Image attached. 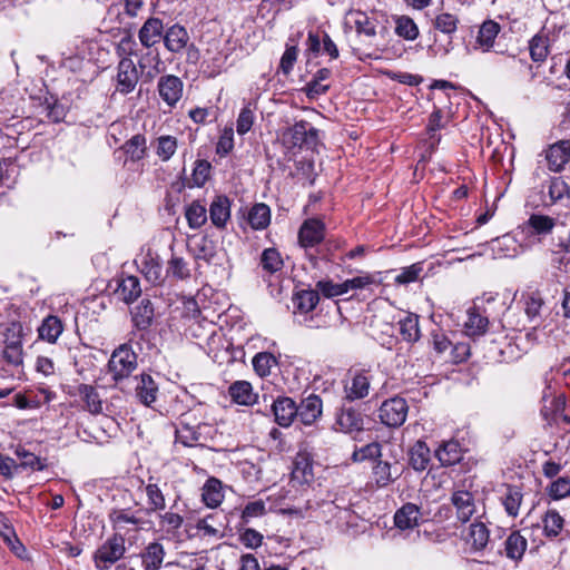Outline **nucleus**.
I'll use <instances>...</instances> for the list:
<instances>
[{"instance_id": "1", "label": "nucleus", "mask_w": 570, "mask_h": 570, "mask_svg": "<svg viewBox=\"0 0 570 570\" xmlns=\"http://www.w3.org/2000/svg\"><path fill=\"white\" fill-rule=\"evenodd\" d=\"M137 368V355L128 344L117 347L108 362V373L115 382L122 381Z\"/></svg>"}, {"instance_id": "2", "label": "nucleus", "mask_w": 570, "mask_h": 570, "mask_svg": "<svg viewBox=\"0 0 570 570\" xmlns=\"http://www.w3.org/2000/svg\"><path fill=\"white\" fill-rule=\"evenodd\" d=\"M23 327L20 322H11L3 332L4 348L2 357L8 364L20 365L23 360L22 351Z\"/></svg>"}, {"instance_id": "3", "label": "nucleus", "mask_w": 570, "mask_h": 570, "mask_svg": "<svg viewBox=\"0 0 570 570\" xmlns=\"http://www.w3.org/2000/svg\"><path fill=\"white\" fill-rule=\"evenodd\" d=\"M283 139L289 147L314 149L318 142V130L305 120L297 121L284 131Z\"/></svg>"}, {"instance_id": "4", "label": "nucleus", "mask_w": 570, "mask_h": 570, "mask_svg": "<svg viewBox=\"0 0 570 570\" xmlns=\"http://www.w3.org/2000/svg\"><path fill=\"white\" fill-rule=\"evenodd\" d=\"M126 552L125 539L121 535H112L107 539L95 552L96 568L107 570L111 564L120 560Z\"/></svg>"}, {"instance_id": "5", "label": "nucleus", "mask_w": 570, "mask_h": 570, "mask_svg": "<svg viewBox=\"0 0 570 570\" xmlns=\"http://www.w3.org/2000/svg\"><path fill=\"white\" fill-rule=\"evenodd\" d=\"M207 424L197 423L191 413L180 415L176 428V442L184 446H194L203 440V430L208 429Z\"/></svg>"}, {"instance_id": "6", "label": "nucleus", "mask_w": 570, "mask_h": 570, "mask_svg": "<svg viewBox=\"0 0 570 570\" xmlns=\"http://www.w3.org/2000/svg\"><path fill=\"white\" fill-rule=\"evenodd\" d=\"M135 263L149 283L157 285L164 282L165 277L160 258L150 248L141 252L135 259Z\"/></svg>"}, {"instance_id": "7", "label": "nucleus", "mask_w": 570, "mask_h": 570, "mask_svg": "<svg viewBox=\"0 0 570 570\" xmlns=\"http://www.w3.org/2000/svg\"><path fill=\"white\" fill-rule=\"evenodd\" d=\"M407 404L402 397H392L382 403L380 419L383 424L392 428L402 425L407 415Z\"/></svg>"}, {"instance_id": "8", "label": "nucleus", "mask_w": 570, "mask_h": 570, "mask_svg": "<svg viewBox=\"0 0 570 570\" xmlns=\"http://www.w3.org/2000/svg\"><path fill=\"white\" fill-rule=\"evenodd\" d=\"M318 517L326 523H333L338 529L348 527L354 518L353 512L347 507H342L335 501H324L318 504Z\"/></svg>"}, {"instance_id": "9", "label": "nucleus", "mask_w": 570, "mask_h": 570, "mask_svg": "<svg viewBox=\"0 0 570 570\" xmlns=\"http://www.w3.org/2000/svg\"><path fill=\"white\" fill-rule=\"evenodd\" d=\"M346 28L354 29L358 35L367 38L376 36L377 20L358 9H350L344 17Z\"/></svg>"}, {"instance_id": "10", "label": "nucleus", "mask_w": 570, "mask_h": 570, "mask_svg": "<svg viewBox=\"0 0 570 570\" xmlns=\"http://www.w3.org/2000/svg\"><path fill=\"white\" fill-rule=\"evenodd\" d=\"M139 80L135 62L130 58H122L117 67L116 90L122 95L134 91Z\"/></svg>"}, {"instance_id": "11", "label": "nucleus", "mask_w": 570, "mask_h": 570, "mask_svg": "<svg viewBox=\"0 0 570 570\" xmlns=\"http://www.w3.org/2000/svg\"><path fill=\"white\" fill-rule=\"evenodd\" d=\"M157 90L161 100L173 108L183 97L184 83L177 76L165 75L158 79Z\"/></svg>"}, {"instance_id": "12", "label": "nucleus", "mask_w": 570, "mask_h": 570, "mask_svg": "<svg viewBox=\"0 0 570 570\" xmlns=\"http://www.w3.org/2000/svg\"><path fill=\"white\" fill-rule=\"evenodd\" d=\"M324 237L325 224L318 218L306 219L298 230V242L305 248L318 245Z\"/></svg>"}, {"instance_id": "13", "label": "nucleus", "mask_w": 570, "mask_h": 570, "mask_svg": "<svg viewBox=\"0 0 570 570\" xmlns=\"http://www.w3.org/2000/svg\"><path fill=\"white\" fill-rule=\"evenodd\" d=\"M296 409L297 420L304 425H312L322 415L323 402L318 395L309 394L307 397L303 399L298 405L296 404Z\"/></svg>"}, {"instance_id": "14", "label": "nucleus", "mask_w": 570, "mask_h": 570, "mask_svg": "<svg viewBox=\"0 0 570 570\" xmlns=\"http://www.w3.org/2000/svg\"><path fill=\"white\" fill-rule=\"evenodd\" d=\"M163 40L165 48L169 52L177 55L188 47L190 37L185 27L175 23L165 30Z\"/></svg>"}, {"instance_id": "15", "label": "nucleus", "mask_w": 570, "mask_h": 570, "mask_svg": "<svg viewBox=\"0 0 570 570\" xmlns=\"http://www.w3.org/2000/svg\"><path fill=\"white\" fill-rule=\"evenodd\" d=\"M451 502L456 510L458 519L462 522H468L476 512L474 495L466 490L455 489Z\"/></svg>"}, {"instance_id": "16", "label": "nucleus", "mask_w": 570, "mask_h": 570, "mask_svg": "<svg viewBox=\"0 0 570 570\" xmlns=\"http://www.w3.org/2000/svg\"><path fill=\"white\" fill-rule=\"evenodd\" d=\"M421 519V508L411 502L403 504L394 513V524L400 530H411L417 527Z\"/></svg>"}, {"instance_id": "17", "label": "nucleus", "mask_w": 570, "mask_h": 570, "mask_svg": "<svg viewBox=\"0 0 570 570\" xmlns=\"http://www.w3.org/2000/svg\"><path fill=\"white\" fill-rule=\"evenodd\" d=\"M549 169L560 171L570 159V141L560 140L551 145L546 151Z\"/></svg>"}, {"instance_id": "18", "label": "nucleus", "mask_w": 570, "mask_h": 570, "mask_svg": "<svg viewBox=\"0 0 570 570\" xmlns=\"http://www.w3.org/2000/svg\"><path fill=\"white\" fill-rule=\"evenodd\" d=\"M163 37V21L154 17L148 18L138 32L140 43L147 49L158 43Z\"/></svg>"}, {"instance_id": "19", "label": "nucleus", "mask_w": 570, "mask_h": 570, "mask_svg": "<svg viewBox=\"0 0 570 570\" xmlns=\"http://www.w3.org/2000/svg\"><path fill=\"white\" fill-rule=\"evenodd\" d=\"M489 326L488 316L483 315L478 306H472L466 311L464 321V333L470 337H479L485 334Z\"/></svg>"}, {"instance_id": "20", "label": "nucleus", "mask_w": 570, "mask_h": 570, "mask_svg": "<svg viewBox=\"0 0 570 570\" xmlns=\"http://www.w3.org/2000/svg\"><path fill=\"white\" fill-rule=\"evenodd\" d=\"M273 412L275 421L281 426H289L294 419H297L296 403L287 396L278 397L273 403Z\"/></svg>"}, {"instance_id": "21", "label": "nucleus", "mask_w": 570, "mask_h": 570, "mask_svg": "<svg viewBox=\"0 0 570 570\" xmlns=\"http://www.w3.org/2000/svg\"><path fill=\"white\" fill-rule=\"evenodd\" d=\"M335 425L344 433L358 432L363 429L362 414L352 407L343 406L336 415Z\"/></svg>"}, {"instance_id": "22", "label": "nucleus", "mask_w": 570, "mask_h": 570, "mask_svg": "<svg viewBox=\"0 0 570 570\" xmlns=\"http://www.w3.org/2000/svg\"><path fill=\"white\" fill-rule=\"evenodd\" d=\"M370 379L364 372H356L344 386L345 399L355 401L368 395Z\"/></svg>"}, {"instance_id": "23", "label": "nucleus", "mask_w": 570, "mask_h": 570, "mask_svg": "<svg viewBox=\"0 0 570 570\" xmlns=\"http://www.w3.org/2000/svg\"><path fill=\"white\" fill-rule=\"evenodd\" d=\"M500 30L501 27L498 22L493 20L484 21L479 29L474 49H480L482 52L490 51Z\"/></svg>"}, {"instance_id": "24", "label": "nucleus", "mask_w": 570, "mask_h": 570, "mask_svg": "<svg viewBox=\"0 0 570 570\" xmlns=\"http://www.w3.org/2000/svg\"><path fill=\"white\" fill-rule=\"evenodd\" d=\"M190 253L196 261L203 259L209 263L216 255V244L208 236L193 237L189 243Z\"/></svg>"}, {"instance_id": "25", "label": "nucleus", "mask_w": 570, "mask_h": 570, "mask_svg": "<svg viewBox=\"0 0 570 570\" xmlns=\"http://www.w3.org/2000/svg\"><path fill=\"white\" fill-rule=\"evenodd\" d=\"M115 294L127 304L136 301L141 294L139 279L136 276L121 277Z\"/></svg>"}, {"instance_id": "26", "label": "nucleus", "mask_w": 570, "mask_h": 570, "mask_svg": "<svg viewBox=\"0 0 570 570\" xmlns=\"http://www.w3.org/2000/svg\"><path fill=\"white\" fill-rule=\"evenodd\" d=\"M230 217V203L226 196H217L209 207V218L218 228L225 227Z\"/></svg>"}, {"instance_id": "27", "label": "nucleus", "mask_w": 570, "mask_h": 570, "mask_svg": "<svg viewBox=\"0 0 570 570\" xmlns=\"http://www.w3.org/2000/svg\"><path fill=\"white\" fill-rule=\"evenodd\" d=\"M164 546L157 541L150 542L141 553V564L145 570H159L165 559Z\"/></svg>"}, {"instance_id": "28", "label": "nucleus", "mask_w": 570, "mask_h": 570, "mask_svg": "<svg viewBox=\"0 0 570 570\" xmlns=\"http://www.w3.org/2000/svg\"><path fill=\"white\" fill-rule=\"evenodd\" d=\"M373 479L379 488H385L393 483L401 475L396 469H392V465L382 460H376L372 468Z\"/></svg>"}, {"instance_id": "29", "label": "nucleus", "mask_w": 570, "mask_h": 570, "mask_svg": "<svg viewBox=\"0 0 570 570\" xmlns=\"http://www.w3.org/2000/svg\"><path fill=\"white\" fill-rule=\"evenodd\" d=\"M63 332V324L58 316H47L38 328L39 337L48 343H56Z\"/></svg>"}, {"instance_id": "30", "label": "nucleus", "mask_w": 570, "mask_h": 570, "mask_svg": "<svg viewBox=\"0 0 570 570\" xmlns=\"http://www.w3.org/2000/svg\"><path fill=\"white\" fill-rule=\"evenodd\" d=\"M232 400L240 405H252L256 402L257 395L253 392L247 381H236L229 386Z\"/></svg>"}, {"instance_id": "31", "label": "nucleus", "mask_w": 570, "mask_h": 570, "mask_svg": "<svg viewBox=\"0 0 570 570\" xmlns=\"http://www.w3.org/2000/svg\"><path fill=\"white\" fill-rule=\"evenodd\" d=\"M489 538L490 532L487 525L482 522H474L469 528L466 543L473 551H481L487 547Z\"/></svg>"}, {"instance_id": "32", "label": "nucleus", "mask_w": 570, "mask_h": 570, "mask_svg": "<svg viewBox=\"0 0 570 570\" xmlns=\"http://www.w3.org/2000/svg\"><path fill=\"white\" fill-rule=\"evenodd\" d=\"M157 392L158 386L153 377L148 374H141L140 381L136 386V396L138 400L142 404L150 406L151 403L156 401Z\"/></svg>"}, {"instance_id": "33", "label": "nucleus", "mask_w": 570, "mask_h": 570, "mask_svg": "<svg viewBox=\"0 0 570 570\" xmlns=\"http://www.w3.org/2000/svg\"><path fill=\"white\" fill-rule=\"evenodd\" d=\"M435 456L443 466L453 465L462 459L460 444L456 441L444 442L436 449Z\"/></svg>"}, {"instance_id": "34", "label": "nucleus", "mask_w": 570, "mask_h": 570, "mask_svg": "<svg viewBox=\"0 0 570 570\" xmlns=\"http://www.w3.org/2000/svg\"><path fill=\"white\" fill-rule=\"evenodd\" d=\"M527 538L521 535L519 531H513L504 542L505 556L511 560L519 561L527 551Z\"/></svg>"}, {"instance_id": "35", "label": "nucleus", "mask_w": 570, "mask_h": 570, "mask_svg": "<svg viewBox=\"0 0 570 570\" xmlns=\"http://www.w3.org/2000/svg\"><path fill=\"white\" fill-rule=\"evenodd\" d=\"M121 149L131 161H139L147 154L146 137L141 134H136L121 146Z\"/></svg>"}, {"instance_id": "36", "label": "nucleus", "mask_w": 570, "mask_h": 570, "mask_svg": "<svg viewBox=\"0 0 570 570\" xmlns=\"http://www.w3.org/2000/svg\"><path fill=\"white\" fill-rule=\"evenodd\" d=\"M78 393L88 412L91 414H99L102 411L101 399L96 387L88 384H80Z\"/></svg>"}, {"instance_id": "37", "label": "nucleus", "mask_w": 570, "mask_h": 570, "mask_svg": "<svg viewBox=\"0 0 570 570\" xmlns=\"http://www.w3.org/2000/svg\"><path fill=\"white\" fill-rule=\"evenodd\" d=\"M400 334L404 341L415 343L419 341L421 333L419 327V316L407 313L404 317L399 320Z\"/></svg>"}, {"instance_id": "38", "label": "nucleus", "mask_w": 570, "mask_h": 570, "mask_svg": "<svg viewBox=\"0 0 570 570\" xmlns=\"http://www.w3.org/2000/svg\"><path fill=\"white\" fill-rule=\"evenodd\" d=\"M154 146L157 157L166 163L175 155L178 148V141L177 138L171 135H161L155 140Z\"/></svg>"}, {"instance_id": "39", "label": "nucleus", "mask_w": 570, "mask_h": 570, "mask_svg": "<svg viewBox=\"0 0 570 570\" xmlns=\"http://www.w3.org/2000/svg\"><path fill=\"white\" fill-rule=\"evenodd\" d=\"M430 463V449L428 445L417 441L410 450V465L415 471H423Z\"/></svg>"}, {"instance_id": "40", "label": "nucleus", "mask_w": 570, "mask_h": 570, "mask_svg": "<svg viewBox=\"0 0 570 570\" xmlns=\"http://www.w3.org/2000/svg\"><path fill=\"white\" fill-rule=\"evenodd\" d=\"M295 307L301 313H308L313 311L320 302L318 291L304 289L295 294L293 298Z\"/></svg>"}, {"instance_id": "41", "label": "nucleus", "mask_w": 570, "mask_h": 570, "mask_svg": "<svg viewBox=\"0 0 570 570\" xmlns=\"http://www.w3.org/2000/svg\"><path fill=\"white\" fill-rule=\"evenodd\" d=\"M527 225L531 229L532 234L548 235L553 230L556 220L547 215L532 214L527 220Z\"/></svg>"}, {"instance_id": "42", "label": "nucleus", "mask_w": 570, "mask_h": 570, "mask_svg": "<svg viewBox=\"0 0 570 570\" xmlns=\"http://www.w3.org/2000/svg\"><path fill=\"white\" fill-rule=\"evenodd\" d=\"M549 38L538 33L529 42L530 57L534 62H542L549 55Z\"/></svg>"}, {"instance_id": "43", "label": "nucleus", "mask_w": 570, "mask_h": 570, "mask_svg": "<svg viewBox=\"0 0 570 570\" xmlns=\"http://www.w3.org/2000/svg\"><path fill=\"white\" fill-rule=\"evenodd\" d=\"M271 222V210L265 204H256L248 213V223L254 229H264Z\"/></svg>"}, {"instance_id": "44", "label": "nucleus", "mask_w": 570, "mask_h": 570, "mask_svg": "<svg viewBox=\"0 0 570 570\" xmlns=\"http://www.w3.org/2000/svg\"><path fill=\"white\" fill-rule=\"evenodd\" d=\"M522 492L518 487L509 485L504 495L502 497V504L505 512L515 518L519 514V509L522 502Z\"/></svg>"}, {"instance_id": "45", "label": "nucleus", "mask_w": 570, "mask_h": 570, "mask_svg": "<svg viewBox=\"0 0 570 570\" xmlns=\"http://www.w3.org/2000/svg\"><path fill=\"white\" fill-rule=\"evenodd\" d=\"M261 266L269 274L279 272L284 266L281 253L276 248H266L261 256Z\"/></svg>"}, {"instance_id": "46", "label": "nucleus", "mask_w": 570, "mask_h": 570, "mask_svg": "<svg viewBox=\"0 0 570 570\" xmlns=\"http://www.w3.org/2000/svg\"><path fill=\"white\" fill-rule=\"evenodd\" d=\"M145 492L147 495V502H148V511L149 512H156V511H163L166 508V499L156 483H148L145 487Z\"/></svg>"}, {"instance_id": "47", "label": "nucleus", "mask_w": 570, "mask_h": 570, "mask_svg": "<svg viewBox=\"0 0 570 570\" xmlns=\"http://www.w3.org/2000/svg\"><path fill=\"white\" fill-rule=\"evenodd\" d=\"M188 225L193 229L202 227L207 220V210L199 202H193L185 213Z\"/></svg>"}, {"instance_id": "48", "label": "nucleus", "mask_w": 570, "mask_h": 570, "mask_svg": "<svg viewBox=\"0 0 570 570\" xmlns=\"http://www.w3.org/2000/svg\"><path fill=\"white\" fill-rule=\"evenodd\" d=\"M14 454L21 460L20 464H18V468L41 471L47 466L42 459L27 451L23 446H18L14 450Z\"/></svg>"}, {"instance_id": "49", "label": "nucleus", "mask_w": 570, "mask_h": 570, "mask_svg": "<svg viewBox=\"0 0 570 570\" xmlns=\"http://www.w3.org/2000/svg\"><path fill=\"white\" fill-rule=\"evenodd\" d=\"M543 531L547 537H557L562 528L564 520L556 510H548L542 519Z\"/></svg>"}, {"instance_id": "50", "label": "nucleus", "mask_w": 570, "mask_h": 570, "mask_svg": "<svg viewBox=\"0 0 570 570\" xmlns=\"http://www.w3.org/2000/svg\"><path fill=\"white\" fill-rule=\"evenodd\" d=\"M109 520L114 528L117 529H122L125 524H132L139 527L142 523L140 518H137L127 509L112 510L109 514Z\"/></svg>"}, {"instance_id": "51", "label": "nucleus", "mask_w": 570, "mask_h": 570, "mask_svg": "<svg viewBox=\"0 0 570 570\" xmlns=\"http://www.w3.org/2000/svg\"><path fill=\"white\" fill-rule=\"evenodd\" d=\"M395 32L405 40H415L419 37L416 23L407 16H401L396 19Z\"/></svg>"}, {"instance_id": "52", "label": "nucleus", "mask_w": 570, "mask_h": 570, "mask_svg": "<svg viewBox=\"0 0 570 570\" xmlns=\"http://www.w3.org/2000/svg\"><path fill=\"white\" fill-rule=\"evenodd\" d=\"M524 305L525 314L530 320L539 317L544 305L542 294L539 291L529 292L524 296Z\"/></svg>"}, {"instance_id": "53", "label": "nucleus", "mask_w": 570, "mask_h": 570, "mask_svg": "<svg viewBox=\"0 0 570 570\" xmlns=\"http://www.w3.org/2000/svg\"><path fill=\"white\" fill-rule=\"evenodd\" d=\"M313 478L312 463L306 458L297 459L292 471V479L299 483H309Z\"/></svg>"}, {"instance_id": "54", "label": "nucleus", "mask_w": 570, "mask_h": 570, "mask_svg": "<svg viewBox=\"0 0 570 570\" xmlns=\"http://www.w3.org/2000/svg\"><path fill=\"white\" fill-rule=\"evenodd\" d=\"M153 317H154L153 304L149 301L144 299L136 307L132 320L137 327L146 328L151 324Z\"/></svg>"}, {"instance_id": "55", "label": "nucleus", "mask_w": 570, "mask_h": 570, "mask_svg": "<svg viewBox=\"0 0 570 570\" xmlns=\"http://www.w3.org/2000/svg\"><path fill=\"white\" fill-rule=\"evenodd\" d=\"M382 455L381 444L377 442L368 443L360 449H356L352 454L354 462H362L364 460H379Z\"/></svg>"}, {"instance_id": "56", "label": "nucleus", "mask_w": 570, "mask_h": 570, "mask_svg": "<svg viewBox=\"0 0 570 570\" xmlns=\"http://www.w3.org/2000/svg\"><path fill=\"white\" fill-rule=\"evenodd\" d=\"M219 481L209 480L204 487L203 501L209 508H216L222 502V493L219 491Z\"/></svg>"}, {"instance_id": "57", "label": "nucleus", "mask_w": 570, "mask_h": 570, "mask_svg": "<svg viewBox=\"0 0 570 570\" xmlns=\"http://www.w3.org/2000/svg\"><path fill=\"white\" fill-rule=\"evenodd\" d=\"M167 273L178 279H186L190 276L188 263L178 256H171L168 261Z\"/></svg>"}, {"instance_id": "58", "label": "nucleus", "mask_w": 570, "mask_h": 570, "mask_svg": "<svg viewBox=\"0 0 570 570\" xmlns=\"http://www.w3.org/2000/svg\"><path fill=\"white\" fill-rule=\"evenodd\" d=\"M212 165L205 159H199L195 163L191 174L193 184L190 186L202 187L209 178Z\"/></svg>"}, {"instance_id": "59", "label": "nucleus", "mask_w": 570, "mask_h": 570, "mask_svg": "<svg viewBox=\"0 0 570 570\" xmlns=\"http://www.w3.org/2000/svg\"><path fill=\"white\" fill-rule=\"evenodd\" d=\"M459 19L451 13L442 12L435 17L434 27L436 30L452 35L458 29Z\"/></svg>"}, {"instance_id": "60", "label": "nucleus", "mask_w": 570, "mask_h": 570, "mask_svg": "<svg viewBox=\"0 0 570 570\" xmlns=\"http://www.w3.org/2000/svg\"><path fill=\"white\" fill-rule=\"evenodd\" d=\"M267 512L266 504L263 500L248 502L242 512V521L248 523L254 518L265 515Z\"/></svg>"}, {"instance_id": "61", "label": "nucleus", "mask_w": 570, "mask_h": 570, "mask_svg": "<svg viewBox=\"0 0 570 570\" xmlns=\"http://www.w3.org/2000/svg\"><path fill=\"white\" fill-rule=\"evenodd\" d=\"M274 363L275 357L269 353H258L253 358L254 370L259 376L268 375Z\"/></svg>"}, {"instance_id": "62", "label": "nucleus", "mask_w": 570, "mask_h": 570, "mask_svg": "<svg viewBox=\"0 0 570 570\" xmlns=\"http://www.w3.org/2000/svg\"><path fill=\"white\" fill-rule=\"evenodd\" d=\"M316 288L327 298H332L347 293L346 287L344 286V282L338 284L334 283L331 279L317 282Z\"/></svg>"}, {"instance_id": "63", "label": "nucleus", "mask_w": 570, "mask_h": 570, "mask_svg": "<svg viewBox=\"0 0 570 570\" xmlns=\"http://www.w3.org/2000/svg\"><path fill=\"white\" fill-rule=\"evenodd\" d=\"M254 120H255V115H254L253 109L249 107V105L245 106L240 110L237 121H236L237 132L239 135L247 134L252 129Z\"/></svg>"}, {"instance_id": "64", "label": "nucleus", "mask_w": 570, "mask_h": 570, "mask_svg": "<svg viewBox=\"0 0 570 570\" xmlns=\"http://www.w3.org/2000/svg\"><path fill=\"white\" fill-rule=\"evenodd\" d=\"M570 494V480L561 476L553 481L549 488V495L554 500H560Z\"/></svg>"}]
</instances>
